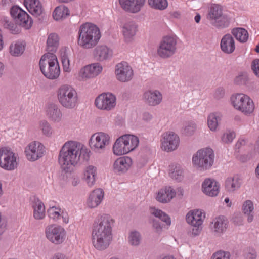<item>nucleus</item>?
<instances>
[{"label":"nucleus","instance_id":"1","mask_svg":"<svg viewBox=\"0 0 259 259\" xmlns=\"http://www.w3.org/2000/svg\"><path fill=\"white\" fill-rule=\"evenodd\" d=\"M90 157L88 149L76 141H68L62 146L58 156L61 168L66 172H71L81 158L88 160Z\"/></svg>","mask_w":259,"mask_h":259},{"label":"nucleus","instance_id":"2","mask_svg":"<svg viewBox=\"0 0 259 259\" xmlns=\"http://www.w3.org/2000/svg\"><path fill=\"white\" fill-rule=\"evenodd\" d=\"M114 222L110 215L106 214L99 215L95 219L92 226V241L97 250H104L110 245Z\"/></svg>","mask_w":259,"mask_h":259},{"label":"nucleus","instance_id":"3","mask_svg":"<svg viewBox=\"0 0 259 259\" xmlns=\"http://www.w3.org/2000/svg\"><path fill=\"white\" fill-rule=\"evenodd\" d=\"M101 37L99 28L93 23L87 22L79 27L77 44L83 49H92L96 46Z\"/></svg>","mask_w":259,"mask_h":259},{"label":"nucleus","instance_id":"4","mask_svg":"<svg viewBox=\"0 0 259 259\" xmlns=\"http://www.w3.org/2000/svg\"><path fill=\"white\" fill-rule=\"evenodd\" d=\"M39 66L42 74L48 79H56L60 75V70L57 57L52 53H48L41 57Z\"/></svg>","mask_w":259,"mask_h":259},{"label":"nucleus","instance_id":"5","mask_svg":"<svg viewBox=\"0 0 259 259\" xmlns=\"http://www.w3.org/2000/svg\"><path fill=\"white\" fill-rule=\"evenodd\" d=\"M57 95L59 103L66 109H73L78 105L77 92L69 85H61L57 90Z\"/></svg>","mask_w":259,"mask_h":259},{"label":"nucleus","instance_id":"6","mask_svg":"<svg viewBox=\"0 0 259 259\" xmlns=\"http://www.w3.org/2000/svg\"><path fill=\"white\" fill-rule=\"evenodd\" d=\"M215 155L210 148L199 150L192 157L194 166L201 170H206L211 167L214 163Z\"/></svg>","mask_w":259,"mask_h":259},{"label":"nucleus","instance_id":"7","mask_svg":"<svg viewBox=\"0 0 259 259\" xmlns=\"http://www.w3.org/2000/svg\"><path fill=\"white\" fill-rule=\"evenodd\" d=\"M234 108L245 114L252 113L254 109L252 100L247 95L243 93L233 94L230 98Z\"/></svg>","mask_w":259,"mask_h":259},{"label":"nucleus","instance_id":"8","mask_svg":"<svg viewBox=\"0 0 259 259\" xmlns=\"http://www.w3.org/2000/svg\"><path fill=\"white\" fill-rule=\"evenodd\" d=\"M177 38L176 36L167 35L162 38L157 50L159 57L167 59L172 56L177 51Z\"/></svg>","mask_w":259,"mask_h":259},{"label":"nucleus","instance_id":"9","mask_svg":"<svg viewBox=\"0 0 259 259\" xmlns=\"http://www.w3.org/2000/svg\"><path fill=\"white\" fill-rule=\"evenodd\" d=\"M205 218V213L200 209H193L187 213L186 221L188 224L193 227L192 234L194 236L200 234Z\"/></svg>","mask_w":259,"mask_h":259},{"label":"nucleus","instance_id":"10","mask_svg":"<svg viewBox=\"0 0 259 259\" xmlns=\"http://www.w3.org/2000/svg\"><path fill=\"white\" fill-rule=\"evenodd\" d=\"M18 158L14 152L8 148L0 149V166L7 170H13L17 167Z\"/></svg>","mask_w":259,"mask_h":259},{"label":"nucleus","instance_id":"11","mask_svg":"<svg viewBox=\"0 0 259 259\" xmlns=\"http://www.w3.org/2000/svg\"><path fill=\"white\" fill-rule=\"evenodd\" d=\"M110 142V136L104 132H98L94 134L90 140V146L91 148L97 153H103L106 147Z\"/></svg>","mask_w":259,"mask_h":259},{"label":"nucleus","instance_id":"12","mask_svg":"<svg viewBox=\"0 0 259 259\" xmlns=\"http://www.w3.org/2000/svg\"><path fill=\"white\" fill-rule=\"evenodd\" d=\"M47 238L55 244H60L65 240L66 231L59 225H51L48 226L45 229Z\"/></svg>","mask_w":259,"mask_h":259},{"label":"nucleus","instance_id":"13","mask_svg":"<svg viewBox=\"0 0 259 259\" xmlns=\"http://www.w3.org/2000/svg\"><path fill=\"white\" fill-rule=\"evenodd\" d=\"M11 15L16 23L26 29H29L32 24V20L28 14L20 7L13 6L11 9Z\"/></svg>","mask_w":259,"mask_h":259},{"label":"nucleus","instance_id":"14","mask_svg":"<svg viewBox=\"0 0 259 259\" xmlns=\"http://www.w3.org/2000/svg\"><path fill=\"white\" fill-rule=\"evenodd\" d=\"M95 104L99 109L110 111L116 106V98L115 96L111 93H103L96 98Z\"/></svg>","mask_w":259,"mask_h":259},{"label":"nucleus","instance_id":"15","mask_svg":"<svg viewBox=\"0 0 259 259\" xmlns=\"http://www.w3.org/2000/svg\"><path fill=\"white\" fill-rule=\"evenodd\" d=\"M179 136L173 132H167L162 135L161 140V147L166 152H171L177 149L179 145Z\"/></svg>","mask_w":259,"mask_h":259},{"label":"nucleus","instance_id":"16","mask_svg":"<svg viewBox=\"0 0 259 259\" xmlns=\"http://www.w3.org/2000/svg\"><path fill=\"white\" fill-rule=\"evenodd\" d=\"M45 148L42 144L38 141H33L26 147L25 152L27 159L34 161L42 157Z\"/></svg>","mask_w":259,"mask_h":259},{"label":"nucleus","instance_id":"17","mask_svg":"<svg viewBox=\"0 0 259 259\" xmlns=\"http://www.w3.org/2000/svg\"><path fill=\"white\" fill-rule=\"evenodd\" d=\"M115 74L118 80L125 82L132 79L133 70L127 62H122L115 66Z\"/></svg>","mask_w":259,"mask_h":259},{"label":"nucleus","instance_id":"18","mask_svg":"<svg viewBox=\"0 0 259 259\" xmlns=\"http://www.w3.org/2000/svg\"><path fill=\"white\" fill-rule=\"evenodd\" d=\"M45 111L46 116L50 121L54 123H59L61 121L63 114L57 104L54 103H48Z\"/></svg>","mask_w":259,"mask_h":259},{"label":"nucleus","instance_id":"19","mask_svg":"<svg viewBox=\"0 0 259 259\" xmlns=\"http://www.w3.org/2000/svg\"><path fill=\"white\" fill-rule=\"evenodd\" d=\"M145 2V0H119V4L124 10L132 13L139 12Z\"/></svg>","mask_w":259,"mask_h":259},{"label":"nucleus","instance_id":"20","mask_svg":"<svg viewBox=\"0 0 259 259\" xmlns=\"http://www.w3.org/2000/svg\"><path fill=\"white\" fill-rule=\"evenodd\" d=\"M104 197L103 189L98 188L92 191L87 200V205L90 208L97 207L102 202Z\"/></svg>","mask_w":259,"mask_h":259},{"label":"nucleus","instance_id":"21","mask_svg":"<svg viewBox=\"0 0 259 259\" xmlns=\"http://www.w3.org/2000/svg\"><path fill=\"white\" fill-rule=\"evenodd\" d=\"M219 183L214 180L209 178L205 179L202 184L203 192L210 197L217 196L219 192Z\"/></svg>","mask_w":259,"mask_h":259},{"label":"nucleus","instance_id":"22","mask_svg":"<svg viewBox=\"0 0 259 259\" xmlns=\"http://www.w3.org/2000/svg\"><path fill=\"white\" fill-rule=\"evenodd\" d=\"M132 160L128 156L120 157L113 163V168L115 173L126 172L132 165Z\"/></svg>","mask_w":259,"mask_h":259},{"label":"nucleus","instance_id":"23","mask_svg":"<svg viewBox=\"0 0 259 259\" xmlns=\"http://www.w3.org/2000/svg\"><path fill=\"white\" fill-rule=\"evenodd\" d=\"M145 103L149 106H155L161 103L162 100L161 93L157 90H148L143 95Z\"/></svg>","mask_w":259,"mask_h":259},{"label":"nucleus","instance_id":"24","mask_svg":"<svg viewBox=\"0 0 259 259\" xmlns=\"http://www.w3.org/2000/svg\"><path fill=\"white\" fill-rule=\"evenodd\" d=\"M94 57L99 61L109 59L112 56V51L106 45H98L93 50Z\"/></svg>","mask_w":259,"mask_h":259},{"label":"nucleus","instance_id":"25","mask_svg":"<svg viewBox=\"0 0 259 259\" xmlns=\"http://www.w3.org/2000/svg\"><path fill=\"white\" fill-rule=\"evenodd\" d=\"M48 213L49 217L54 222L58 221L62 218L63 223L67 224L69 222L68 214L59 207H50L48 209Z\"/></svg>","mask_w":259,"mask_h":259},{"label":"nucleus","instance_id":"26","mask_svg":"<svg viewBox=\"0 0 259 259\" xmlns=\"http://www.w3.org/2000/svg\"><path fill=\"white\" fill-rule=\"evenodd\" d=\"M222 51L225 54L232 53L235 49L234 38L230 34H226L223 36L220 43Z\"/></svg>","mask_w":259,"mask_h":259},{"label":"nucleus","instance_id":"27","mask_svg":"<svg viewBox=\"0 0 259 259\" xmlns=\"http://www.w3.org/2000/svg\"><path fill=\"white\" fill-rule=\"evenodd\" d=\"M137 25L134 22H128L122 27V33L124 40L127 42L132 41L137 32Z\"/></svg>","mask_w":259,"mask_h":259},{"label":"nucleus","instance_id":"28","mask_svg":"<svg viewBox=\"0 0 259 259\" xmlns=\"http://www.w3.org/2000/svg\"><path fill=\"white\" fill-rule=\"evenodd\" d=\"M24 5L28 11L35 17L40 16L42 14V8L38 0H25Z\"/></svg>","mask_w":259,"mask_h":259},{"label":"nucleus","instance_id":"29","mask_svg":"<svg viewBox=\"0 0 259 259\" xmlns=\"http://www.w3.org/2000/svg\"><path fill=\"white\" fill-rule=\"evenodd\" d=\"M31 205L33 209V216L34 218L37 220L44 219L46 216V211L43 202L38 199H35Z\"/></svg>","mask_w":259,"mask_h":259},{"label":"nucleus","instance_id":"30","mask_svg":"<svg viewBox=\"0 0 259 259\" xmlns=\"http://www.w3.org/2000/svg\"><path fill=\"white\" fill-rule=\"evenodd\" d=\"M175 196L176 192L174 189L171 187H168L159 191L156 199L160 202L167 203L170 201Z\"/></svg>","mask_w":259,"mask_h":259},{"label":"nucleus","instance_id":"31","mask_svg":"<svg viewBox=\"0 0 259 259\" xmlns=\"http://www.w3.org/2000/svg\"><path fill=\"white\" fill-rule=\"evenodd\" d=\"M242 184V180L239 177L235 176L228 178L225 181V189L229 192L238 190Z\"/></svg>","mask_w":259,"mask_h":259},{"label":"nucleus","instance_id":"32","mask_svg":"<svg viewBox=\"0 0 259 259\" xmlns=\"http://www.w3.org/2000/svg\"><path fill=\"white\" fill-rule=\"evenodd\" d=\"M97 170L96 167L93 165H89L84 169L83 179L89 187H92L95 183Z\"/></svg>","mask_w":259,"mask_h":259},{"label":"nucleus","instance_id":"33","mask_svg":"<svg viewBox=\"0 0 259 259\" xmlns=\"http://www.w3.org/2000/svg\"><path fill=\"white\" fill-rule=\"evenodd\" d=\"M228 223L227 220L224 216H219L213 220L212 228L215 233L221 234L226 230Z\"/></svg>","mask_w":259,"mask_h":259},{"label":"nucleus","instance_id":"34","mask_svg":"<svg viewBox=\"0 0 259 259\" xmlns=\"http://www.w3.org/2000/svg\"><path fill=\"white\" fill-rule=\"evenodd\" d=\"M113 152L117 156L128 153L123 136L118 138L113 146Z\"/></svg>","mask_w":259,"mask_h":259},{"label":"nucleus","instance_id":"35","mask_svg":"<svg viewBox=\"0 0 259 259\" xmlns=\"http://www.w3.org/2000/svg\"><path fill=\"white\" fill-rule=\"evenodd\" d=\"M222 117L221 114L218 112L211 113L208 116L207 125L211 131L215 132L217 131Z\"/></svg>","mask_w":259,"mask_h":259},{"label":"nucleus","instance_id":"36","mask_svg":"<svg viewBox=\"0 0 259 259\" xmlns=\"http://www.w3.org/2000/svg\"><path fill=\"white\" fill-rule=\"evenodd\" d=\"M223 8L221 5L212 4L209 8L207 17L210 23L223 15Z\"/></svg>","mask_w":259,"mask_h":259},{"label":"nucleus","instance_id":"37","mask_svg":"<svg viewBox=\"0 0 259 259\" xmlns=\"http://www.w3.org/2000/svg\"><path fill=\"white\" fill-rule=\"evenodd\" d=\"M38 129L43 136L48 138L52 137L54 134V131L51 124L45 119L39 121Z\"/></svg>","mask_w":259,"mask_h":259},{"label":"nucleus","instance_id":"38","mask_svg":"<svg viewBox=\"0 0 259 259\" xmlns=\"http://www.w3.org/2000/svg\"><path fill=\"white\" fill-rule=\"evenodd\" d=\"M59 46V37L57 34L51 33L48 37L47 41V50L48 53L55 52Z\"/></svg>","mask_w":259,"mask_h":259},{"label":"nucleus","instance_id":"39","mask_svg":"<svg viewBox=\"0 0 259 259\" xmlns=\"http://www.w3.org/2000/svg\"><path fill=\"white\" fill-rule=\"evenodd\" d=\"M231 33L236 39L240 42L244 43L246 42L248 39V33L244 28H233L231 31Z\"/></svg>","mask_w":259,"mask_h":259},{"label":"nucleus","instance_id":"40","mask_svg":"<svg viewBox=\"0 0 259 259\" xmlns=\"http://www.w3.org/2000/svg\"><path fill=\"white\" fill-rule=\"evenodd\" d=\"M128 153L137 147L139 141L137 137L133 135H123Z\"/></svg>","mask_w":259,"mask_h":259},{"label":"nucleus","instance_id":"41","mask_svg":"<svg viewBox=\"0 0 259 259\" xmlns=\"http://www.w3.org/2000/svg\"><path fill=\"white\" fill-rule=\"evenodd\" d=\"M242 210L244 214L247 216V221L249 223L251 222L253 220L254 206L253 202L249 200H246L243 203Z\"/></svg>","mask_w":259,"mask_h":259},{"label":"nucleus","instance_id":"42","mask_svg":"<svg viewBox=\"0 0 259 259\" xmlns=\"http://www.w3.org/2000/svg\"><path fill=\"white\" fill-rule=\"evenodd\" d=\"M184 170L182 167L179 164H172L170 166L169 176L178 181H181L183 178Z\"/></svg>","mask_w":259,"mask_h":259},{"label":"nucleus","instance_id":"43","mask_svg":"<svg viewBox=\"0 0 259 259\" xmlns=\"http://www.w3.org/2000/svg\"><path fill=\"white\" fill-rule=\"evenodd\" d=\"M69 15L68 9L64 6H60L55 8L53 12V17L55 20L58 21L66 18Z\"/></svg>","mask_w":259,"mask_h":259},{"label":"nucleus","instance_id":"44","mask_svg":"<svg viewBox=\"0 0 259 259\" xmlns=\"http://www.w3.org/2000/svg\"><path fill=\"white\" fill-rule=\"evenodd\" d=\"M150 212L153 215L160 219L162 221L165 222L167 225L169 226L171 224L170 218L166 213L163 212L162 210L157 209L155 207H150Z\"/></svg>","mask_w":259,"mask_h":259},{"label":"nucleus","instance_id":"45","mask_svg":"<svg viewBox=\"0 0 259 259\" xmlns=\"http://www.w3.org/2000/svg\"><path fill=\"white\" fill-rule=\"evenodd\" d=\"M230 22L229 18L227 15L223 14L210 23L217 28L223 29L228 27L230 25Z\"/></svg>","mask_w":259,"mask_h":259},{"label":"nucleus","instance_id":"46","mask_svg":"<svg viewBox=\"0 0 259 259\" xmlns=\"http://www.w3.org/2000/svg\"><path fill=\"white\" fill-rule=\"evenodd\" d=\"M141 235L140 233L136 230L130 232L128 237L129 244L133 246H137L140 245L141 241Z\"/></svg>","mask_w":259,"mask_h":259},{"label":"nucleus","instance_id":"47","mask_svg":"<svg viewBox=\"0 0 259 259\" xmlns=\"http://www.w3.org/2000/svg\"><path fill=\"white\" fill-rule=\"evenodd\" d=\"M25 50V46L22 43L16 42L13 43L10 47V52L14 56H19L23 54Z\"/></svg>","mask_w":259,"mask_h":259},{"label":"nucleus","instance_id":"48","mask_svg":"<svg viewBox=\"0 0 259 259\" xmlns=\"http://www.w3.org/2000/svg\"><path fill=\"white\" fill-rule=\"evenodd\" d=\"M148 4L151 8L160 11L166 9L168 6L167 0H148Z\"/></svg>","mask_w":259,"mask_h":259},{"label":"nucleus","instance_id":"49","mask_svg":"<svg viewBox=\"0 0 259 259\" xmlns=\"http://www.w3.org/2000/svg\"><path fill=\"white\" fill-rule=\"evenodd\" d=\"M197 129V125L194 121H189L184 125L182 130L183 134L186 136L193 135Z\"/></svg>","mask_w":259,"mask_h":259},{"label":"nucleus","instance_id":"50","mask_svg":"<svg viewBox=\"0 0 259 259\" xmlns=\"http://www.w3.org/2000/svg\"><path fill=\"white\" fill-rule=\"evenodd\" d=\"M79 75L82 79L92 78L94 77L89 65L81 68L79 71Z\"/></svg>","mask_w":259,"mask_h":259},{"label":"nucleus","instance_id":"51","mask_svg":"<svg viewBox=\"0 0 259 259\" xmlns=\"http://www.w3.org/2000/svg\"><path fill=\"white\" fill-rule=\"evenodd\" d=\"M235 137V134L233 132L226 131L224 133L221 137V141L225 144L231 143L234 138Z\"/></svg>","mask_w":259,"mask_h":259},{"label":"nucleus","instance_id":"52","mask_svg":"<svg viewBox=\"0 0 259 259\" xmlns=\"http://www.w3.org/2000/svg\"><path fill=\"white\" fill-rule=\"evenodd\" d=\"M61 61L64 71L65 72H69L70 71V61L68 55L65 52L61 55Z\"/></svg>","mask_w":259,"mask_h":259},{"label":"nucleus","instance_id":"53","mask_svg":"<svg viewBox=\"0 0 259 259\" xmlns=\"http://www.w3.org/2000/svg\"><path fill=\"white\" fill-rule=\"evenodd\" d=\"M94 77L99 74L102 71V66L98 63H93L89 65Z\"/></svg>","mask_w":259,"mask_h":259},{"label":"nucleus","instance_id":"54","mask_svg":"<svg viewBox=\"0 0 259 259\" xmlns=\"http://www.w3.org/2000/svg\"><path fill=\"white\" fill-rule=\"evenodd\" d=\"M249 81V78L246 75H240L237 76L234 82L238 85H246Z\"/></svg>","mask_w":259,"mask_h":259},{"label":"nucleus","instance_id":"55","mask_svg":"<svg viewBox=\"0 0 259 259\" xmlns=\"http://www.w3.org/2000/svg\"><path fill=\"white\" fill-rule=\"evenodd\" d=\"M211 259H230V253L228 252L219 251L213 254Z\"/></svg>","mask_w":259,"mask_h":259},{"label":"nucleus","instance_id":"56","mask_svg":"<svg viewBox=\"0 0 259 259\" xmlns=\"http://www.w3.org/2000/svg\"><path fill=\"white\" fill-rule=\"evenodd\" d=\"M4 26L9 29L12 33L16 34L19 32V30L16 25L9 21H6L4 23Z\"/></svg>","mask_w":259,"mask_h":259},{"label":"nucleus","instance_id":"57","mask_svg":"<svg viewBox=\"0 0 259 259\" xmlns=\"http://www.w3.org/2000/svg\"><path fill=\"white\" fill-rule=\"evenodd\" d=\"M251 68L254 75L259 77V59H255L252 61Z\"/></svg>","mask_w":259,"mask_h":259},{"label":"nucleus","instance_id":"58","mask_svg":"<svg viewBox=\"0 0 259 259\" xmlns=\"http://www.w3.org/2000/svg\"><path fill=\"white\" fill-rule=\"evenodd\" d=\"M225 95V90L222 87L217 88L214 93V98L217 100H220L223 98Z\"/></svg>","mask_w":259,"mask_h":259},{"label":"nucleus","instance_id":"59","mask_svg":"<svg viewBox=\"0 0 259 259\" xmlns=\"http://www.w3.org/2000/svg\"><path fill=\"white\" fill-rule=\"evenodd\" d=\"M152 227L155 232L158 234H160L162 231V226L160 222L156 220L152 221Z\"/></svg>","mask_w":259,"mask_h":259},{"label":"nucleus","instance_id":"60","mask_svg":"<svg viewBox=\"0 0 259 259\" xmlns=\"http://www.w3.org/2000/svg\"><path fill=\"white\" fill-rule=\"evenodd\" d=\"M52 259H68L67 256L61 253H57L54 255Z\"/></svg>","mask_w":259,"mask_h":259},{"label":"nucleus","instance_id":"61","mask_svg":"<svg viewBox=\"0 0 259 259\" xmlns=\"http://www.w3.org/2000/svg\"><path fill=\"white\" fill-rule=\"evenodd\" d=\"M234 222L237 225H241L243 224V219L240 215L236 216L234 218Z\"/></svg>","mask_w":259,"mask_h":259},{"label":"nucleus","instance_id":"62","mask_svg":"<svg viewBox=\"0 0 259 259\" xmlns=\"http://www.w3.org/2000/svg\"><path fill=\"white\" fill-rule=\"evenodd\" d=\"M152 118V115L148 113V112H145L143 114V119L146 121H149L151 120Z\"/></svg>","mask_w":259,"mask_h":259},{"label":"nucleus","instance_id":"63","mask_svg":"<svg viewBox=\"0 0 259 259\" xmlns=\"http://www.w3.org/2000/svg\"><path fill=\"white\" fill-rule=\"evenodd\" d=\"M257 256L256 252L253 250L251 252H249L246 255L247 259H255Z\"/></svg>","mask_w":259,"mask_h":259},{"label":"nucleus","instance_id":"64","mask_svg":"<svg viewBox=\"0 0 259 259\" xmlns=\"http://www.w3.org/2000/svg\"><path fill=\"white\" fill-rule=\"evenodd\" d=\"M80 183V180L78 177H74L72 179L71 184L73 186H76Z\"/></svg>","mask_w":259,"mask_h":259}]
</instances>
